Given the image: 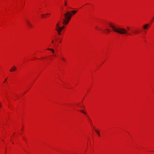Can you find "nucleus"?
Returning <instances> with one entry per match:
<instances>
[{"label": "nucleus", "mask_w": 154, "mask_h": 154, "mask_svg": "<svg viewBox=\"0 0 154 154\" xmlns=\"http://www.w3.org/2000/svg\"><path fill=\"white\" fill-rule=\"evenodd\" d=\"M109 26L115 32L118 33L128 35H130L127 30L121 27L114 26L112 24H110Z\"/></svg>", "instance_id": "nucleus-1"}, {"label": "nucleus", "mask_w": 154, "mask_h": 154, "mask_svg": "<svg viewBox=\"0 0 154 154\" xmlns=\"http://www.w3.org/2000/svg\"><path fill=\"white\" fill-rule=\"evenodd\" d=\"M64 18L63 19V23L64 25L67 24L71 19L72 14L69 11H67L64 14Z\"/></svg>", "instance_id": "nucleus-2"}, {"label": "nucleus", "mask_w": 154, "mask_h": 154, "mask_svg": "<svg viewBox=\"0 0 154 154\" xmlns=\"http://www.w3.org/2000/svg\"><path fill=\"white\" fill-rule=\"evenodd\" d=\"M26 23L28 26V28L32 27V26L30 22L28 20H26Z\"/></svg>", "instance_id": "nucleus-3"}, {"label": "nucleus", "mask_w": 154, "mask_h": 154, "mask_svg": "<svg viewBox=\"0 0 154 154\" xmlns=\"http://www.w3.org/2000/svg\"><path fill=\"white\" fill-rule=\"evenodd\" d=\"M17 69L16 67L14 66H13L11 68V69L10 70V72H13L15 71Z\"/></svg>", "instance_id": "nucleus-4"}, {"label": "nucleus", "mask_w": 154, "mask_h": 154, "mask_svg": "<svg viewBox=\"0 0 154 154\" xmlns=\"http://www.w3.org/2000/svg\"><path fill=\"white\" fill-rule=\"evenodd\" d=\"M149 24H146L143 26V28L144 30L146 29L148 27Z\"/></svg>", "instance_id": "nucleus-5"}, {"label": "nucleus", "mask_w": 154, "mask_h": 154, "mask_svg": "<svg viewBox=\"0 0 154 154\" xmlns=\"http://www.w3.org/2000/svg\"><path fill=\"white\" fill-rule=\"evenodd\" d=\"M104 30L106 31L105 33L107 34L110 32L111 30L110 29H105Z\"/></svg>", "instance_id": "nucleus-6"}, {"label": "nucleus", "mask_w": 154, "mask_h": 154, "mask_svg": "<svg viewBox=\"0 0 154 154\" xmlns=\"http://www.w3.org/2000/svg\"><path fill=\"white\" fill-rule=\"evenodd\" d=\"M59 23H60V22H58V23L56 24V29H59L60 27V26H59Z\"/></svg>", "instance_id": "nucleus-7"}, {"label": "nucleus", "mask_w": 154, "mask_h": 154, "mask_svg": "<svg viewBox=\"0 0 154 154\" xmlns=\"http://www.w3.org/2000/svg\"><path fill=\"white\" fill-rule=\"evenodd\" d=\"M56 30L57 31L58 34L59 35H60L61 34V32L62 31L59 29H56Z\"/></svg>", "instance_id": "nucleus-8"}, {"label": "nucleus", "mask_w": 154, "mask_h": 154, "mask_svg": "<svg viewBox=\"0 0 154 154\" xmlns=\"http://www.w3.org/2000/svg\"><path fill=\"white\" fill-rule=\"evenodd\" d=\"M50 14H48V13H47V14H42L41 15V16L42 17H45V16L46 15H49Z\"/></svg>", "instance_id": "nucleus-9"}, {"label": "nucleus", "mask_w": 154, "mask_h": 154, "mask_svg": "<svg viewBox=\"0 0 154 154\" xmlns=\"http://www.w3.org/2000/svg\"><path fill=\"white\" fill-rule=\"evenodd\" d=\"M47 49L49 50H50V51H51L53 54H54V51L53 49H52L49 48H48Z\"/></svg>", "instance_id": "nucleus-10"}, {"label": "nucleus", "mask_w": 154, "mask_h": 154, "mask_svg": "<svg viewBox=\"0 0 154 154\" xmlns=\"http://www.w3.org/2000/svg\"><path fill=\"white\" fill-rule=\"evenodd\" d=\"M71 12L73 14H75L76 12V11H71Z\"/></svg>", "instance_id": "nucleus-11"}, {"label": "nucleus", "mask_w": 154, "mask_h": 154, "mask_svg": "<svg viewBox=\"0 0 154 154\" xmlns=\"http://www.w3.org/2000/svg\"><path fill=\"white\" fill-rule=\"evenodd\" d=\"M64 28V26H63V27H60V28H59V29H60L61 30H62Z\"/></svg>", "instance_id": "nucleus-12"}, {"label": "nucleus", "mask_w": 154, "mask_h": 154, "mask_svg": "<svg viewBox=\"0 0 154 154\" xmlns=\"http://www.w3.org/2000/svg\"><path fill=\"white\" fill-rule=\"evenodd\" d=\"M80 111L81 112H82V113H84V114H85V115H86V112H85L83 110H80Z\"/></svg>", "instance_id": "nucleus-13"}, {"label": "nucleus", "mask_w": 154, "mask_h": 154, "mask_svg": "<svg viewBox=\"0 0 154 154\" xmlns=\"http://www.w3.org/2000/svg\"><path fill=\"white\" fill-rule=\"evenodd\" d=\"M61 59H62V60L64 61H66V60L63 57H61Z\"/></svg>", "instance_id": "nucleus-14"}, {"label": "nucleus", "mask_w": 154, "mask_h": 154, "mask_svg": "<svg viewBox=\"0 0 154 154\" xmlns=\"http://www.w3.org/2000/svg\"><path fill=\"white\" fill-rule=\"evenodd\" d=\"M95 132L98 134H99V133L96 130H95Z\"/></svg>", "instance_id": "nucleus-15"}, {"label": "nucleus", "mask_w": 154, "mask_h": 154, "mask_svg": "<svg viewBox=\"0 0 154 154\" xmlns=\"http://www.w3.org/2000/svg\"><path fill=\"white\" fill-rule=\"evenodd\" d=\"M138 33V32H137V31H136V32H134V34H137Z\"/></svg>", "instance_id": "nucleus-16"}, {"label": "nucleus", "mask_w": 154, "mask_h": 154, "mask_svg": "<svg viewBox=\"0 0 154 154\" xmlns=\"http://www.w3.org/2000/svg\"><path fill=\"white\" fill-rule=\"evenodd\" d=\"M95 28H96V29H99V30H101V29H99V28L98 27H97V26H96Z\"/></svg>", "instance_id": "nucleus-17"}, {"label": "nucleus", "mask_w": 154, "mask_h": 154, "mask_svg": "<svg viewBox=\"0 0 154 154\" xmlns=\"http://www.w3.org/2000/svg\"><path fill=\"white\" fill-rule=\"evenodd\" d=\"M1 106H2L1 103H0V107Z\"/></svg>", "instance_id": "nucleus-18"}, {"label": "nucleus", "mask_w": 154, "mask_h": 154, "mask_svg": "<svg viewBox=\"0 0 154 154\" xmlns=\"http://www.w3.org/2000/svg\"><path fill=\"white\" fill-rule=\"evenodd\" d=\"M54 41L53 40H52V43H54Z\"/></svg>", "instance_id": "nucleus-19"}, {"label": "nucleus", "mask_w": 154, "mask_h": 154, "mask_svg": "<svg viewBox=\"0 0 154 154\" xmlns=\"http://www.w3.org/2000/svg\"><path fill=\"white\" fill-rule=\"evenodd\" d=\"M65 5H66V2H65Z\"/></svg>", "instance_id": "nucleus-20"}, {"label": "nucleus", "mask_w": 154, "mask_h": 154, "mask_svg": "<svg viewBox=\"0 0 154 154\" xmlns=\"http://www.w3.org/2000/svg\"><path fill=\"white\" fill-rule=\"evenodd\" d=\"M6 79H6L5 80V81H4V82H5V81H6Z\"/></svg>", "instance_id": "nucleus-21"}, {"label": "nucleus", "mask_w": 154, "mask_h": 154, "mask_svg": "<svg viewBox=\"0 0 154 154\" xmlns=\"http://www.w3.org/2000/svg\"><path fill=\"white\" fill-rule=\"evenodd\" d=\"M127 29H129V28L128 27H127Z\"/></svg>", "instance_id": "nucleus-22"}, {"label": "nucleus", "mask_w": 154, "mask_h": 154, "mask_svg": "<svg viewBox=\"0 0 154 154\" xmlns=\"http://www.w3.org/2000/svg\"><path fill=\"white\" fill-rule=\"evenodd\" d=\"M153 20H154V17L152 18Z\"/></svg>", "instance_id": "nucleus-23"}, {"label": "nucleus", "mask_w": 154, "mask_h": 154, "mask_svg": "<svg viewBox=\"0 0 154 154\" xmlns=\"http://www.w3.org/2000/svg\"><path fill=\"white\" fill-rule=\"evenodd\" d=\"M98 134V135L99 136H100V134Z\"/></svg>", "instance_id": "nucleus-24"}, {"label": "nucleus", "mask_w": 154, "mask_h": 154, "mask_svg": "<svg viewBox=\"0 0 154 154\" xmlns=\"http://www.w3.org/2000/svg\"><path fill=\"white\" fill-rule=\"evenodd\" d=\"M60 42H61V41H60Z\"/></svg>", "instance_id": "nucleus-25"}, {"label": "nucleus", "mask_w": 154, "mask_h": 154, "mask_svg": "<svg viewBox=\"0 0 154 154\" xmlns=\"http://www.w3.org/2000/svg\"><path fill=\"white\" fill-rule=\"evenodd\" d=\"M88 120H90V119H88Z\"/></svg>", "instance_id": "nucleus-26"}]
</instances>
